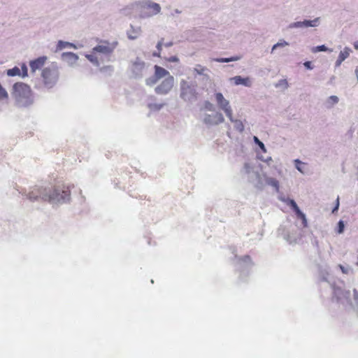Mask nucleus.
Listing matches in <instances>:
<instances>
[{
	"instance_id": "nucleus-42",
	"label": "nucleus",
	"mask_w": 358,
	"mask_h": 358,
	"mask_svg": "<svg viewBox=\"0 0 358 358\" xmlns=\"http://www.w3.org/2000/svg\"><path fill=\"white\" fill-rule=\"evenodd\" d=\"M338 205H339V204H338V199H337V204H336V206L335 209H334L333 211H334L335 210L338 209Z\"/></svg>"
},
{
	"instance_id": "nucleus-28",
	"label": "nucleus",
	"mask_w": 358,
	"mask_h": 358,
	"mask_svg": "<svg viewBox=\"0 0 358 358\" xmlns=\"http://www.w3.org/2000/svg\"><path fill=\"white\" fill-rule=\"evenodd\" d=\"M27 75H28V72H27V66L24 64H23L22 65V73H21V76L22 77H26V76H27Z\"/></svg>"
},
{
	"instance_id": "nucleus-9",
	"label": "nucleus",
	"mask_w": 358,
	"mask_h": 358,
	"mask_svg": "<svg viewBox=\"0 0 358 358\" xmlns=\"http://www.w3.org/2000/svg\"><path fill=\"white\" fill-rule=\"evenodd\" d=\"M145 62L140 59L137 58L135 61L131 63V71L136 76H140L142 74L143 69H145Z\"/></svg>"
},
{
	"instance_id": "nucleus-25",
	"label": "nucleus",
	"mask_w": 358,
	"mask_h": 358,
	"mask_svg": "<svg viewBox=\"0 0 358 358\" xmlns=\"http://www.w3.org/2000/svg\"><path fill=\"white\" fill-rule=\"evenodd\" d=\"M327 48L324 45H318L316 47H314L312 48L313 52H322V51H327Z\"/></svg>"
},
{
	"instance_id": "nucleus-11",
	"label": "nucleus",
	"mask_w": 358,
	"mask_h": 358,
	"mask_svg": "<svg viewBox=\"0 0 358 358\" xmlns=\"http://www.w3.org/2000/svg\"><path fill=\"white\" fill-rule=\"evenodd\" d=\"M48 57L46 56L39 57L37 59L32 60L29 63V66L32 72H35L36 70L40 69L43 66L46 62Z\"/></svg>"
},
{
	"instance_id": "nucleus-22",
	"label": "nucleus",
	"mask_w": 358,
	"mask_h": 358,
	"mask_svg": "<svg viewBox=\"0 0 358 358\" xmlns=\"http://www.w3.org/2000/svg\"><path fill=\"white\" fill-rule=\"evenodd\" d=\"M7 75L8 76H21V70L18 67L15 66L7 71Z\"/></svg>"
},
{
	"instance_id": "nucleus-14",
	"label": "nucleus",
	"mask_w": 358,
	"mask_h": 358,
	"mask_svg": "<svg viewBox=\"0 0 358 358\" xmlns=\"http://www.w3.org/2000/svg\"><path fill=\"white\" fill-rule=\"evenodd\" d=\"M236 85H243L244 86L250 87L251 81L249 78H242L240 76H236L231 78Z\"/></svg>"
},
{
	"instance_id": "nucleus-24",
	"label": "nucleus",
	"mask_w": 358,
	"mask_h": 358,
	"mask_svg": "<svg viewBox=\"0 0 358 358\" xmlns=\"http://www.w3.org/2000/svg\"><path fill=\"white\" fill-rule=\"evenodd\" d=\"M239 58L236 57H230V58H217V59H215L214 60L217 62H232V61H236Z\"/></svg>"
},
{
	"instance_id": "nucleus-18",
	"label": "nucleus",
	"mask_w": 358,
	"mask_h": 358,
	"mask_svg": "<svg viewBox=\"0 0 358 358\" xmlns=\"http://www.w3.org/2000/svg\"><path fill=\"white\" fill-rule=\"evenodd\" d=\"M266 182L267 185L274 187L276 192L279 191V182L276 179L267 177L266 178Z\"/></svg>"
},
{
	"instance_id": "nucleus-31",
	"label": "nucleus",
	"mask_w": 358,
	"mask_h": 358,
	"mask_svg": "<svg viewBox=\"0 0 358 358\" xmlns=\"http://www.w3.org/2000/svg\"><path fill=\"white\" fill-rule=\"evenodd\" d=\"M295 164H296V168L300 171V172H303V171L301 170V164H303V163L299 160V159H296L295 160Z\"/></svg>"
},
{
	"instance_id": "nucleus-41",
	"label": "nucleus",
	"mask_w": 358,
	"mask_h": 358,
	"mask_svg": "<svg viewBox=\"0 0 358 358\" xmlns=\"http://www.w3.org/2000/svg\"><path fill=\"white\" fill-rule=\"evenodd\" d=\"M243 259H244L245 260L250 261V256H248V255L245 256Z\"/></svg>"
},
{
	"instance_id": "nucleus-3",
	"label": "nucleus",
	"mask_w": 358,
	"mask_h": 358,
	"mask_svg": "<svg viewBox=\"0 0 358 358\" xmlns=\"http://www.w3.org/2000/svg\"><path fill=\"white\" fill-rule=\"evenodd\" d=\"M12 95L18 106H28L33 102L30 87L23 83H16L13 87Z\"/></svg>"
},
{
	"instance_id": "nucleus-27",
	"label": "nucleus",
	"mask_w": 358,
	"mask_h": 358,
	"mask_svg": "<svg viewBox=\"0 0 358 358\" xmlns=\"http://www.w3.org/2000/svg\"><path fill=\"white\" fill-rule=\"evenodd\" d=\"M344 228H345V225H344L343 222L341 220L339 221L338 223L337 233H338V234L343 233L344 231Z\"/></svg>"
},
{
	"instance_id": "nucleus-39",
	"label": "nucleus",
	"mask_w": 358,
	"mask_h": 358,
	"mask_svg": "<svg viewBox=\"0 0 358 358\" xmlns=\"http://www.w3.org/2000/svg\"><path fill=\"white\" fill-rule=\"evenodd\" d=\"M181 96L184 99H186L187 97H186V92L183 90L181 93Z\"/></svg>"
},
{
	"instance_id": "nucleus-15",
	"label": "nucleus",
	"mask_w": 358,
	"mask_h": 358,
	"mask_svg": "<svg viewBox=\"0 0 358 358\" xmlns=\"http://www.w3.org/2000/svg\"><path fill=\"white\" fill-rule=\"evenodd\" d=\"M292 209L294 210V211L295 212L296 216L301 219L302 220V223H303V227H307L308 225V223H307V220H306V215H304V213H303L299 208L298 207L297 205H296L294 206V208H292Z\"/></svg>"
},
{
	"instance_id": "nucleus-43",
	"label": "nucleus",
	"mask_w": 358,
	"mask_h": 358,
	"mask_svg": "<svg viewBox=\"0 0 358 358\" xmlns=\"http://www.w3.org/2000/svg\"><path fill=\"white\" fill-rule=\"evenodd\" d=\"M259 189H262V188H263L262 185H259Z\"/></svg>"
},
{
	"instance_id": "nucleus-12",
	"label": "nucleus",
	"mask_w": 358,
	"mask_h": 358,
	"mask_svg": "<svg viewBox=\"0 0 358 358\" xmlns=\"http://www.w3.org/2000/svg\"><path fill=\"white\" fill-rule=\"evenodd\" d=\"M319 18H315L313 20H304L303 22H297L290 25L291 27H315L318 22Z\"/></svg>"
},
{
	"instance_id": "nucleus-26",
	"label": "nucleus",
	"mask_w": 358,
	"mask_h": 358,
	"mask_svg": "<svg viewBox=\"0 0 358 358\" xmlns=\"http://www.w3.org/2000/svg\"><path fill=\"white\" fill-rule=\"evenodd\" d=\"M254 141L256 143V144H257L259 145V147L260 148V149L263 151V152H266V148L264 145V143L260 141L259 140V138L257 137V136H254Z\"/></svg>"
},
{
	"instance_id": "nucleus-40",
	"label": "nucleus",
	"mask_w": 358,
	"mask_h": 358,
	"mask_svg": "<svg viewBox=\"0 0 358 358\" xmlns=\"http://www.w3.org/2000/svg\"><path fill=\"white\" fill-rule=\"evenodd\" d=\"M354 47L355 49L358 50V41L354 43Z\"/></svg>"
},
{
	"instance_id": "nucleus-29",
	"label": "nucleus",
	"mask_w": 358,
	"mask_h": 358,
	"mask_svg": "<svg viewBox=\"0 0 358 358\" xmlns=\"http://www.w3.org/2000/svg\"><path fill=\"white\" fill-rule=\"evenodd\" d=\"M329 101H331V104H335V103H338V98L336 96H331L329 98Z\"/></svg>"
},
{
	"instance_id": "nucleus-17",
	"label": "nucleus",
	"mask_w": 358,
	"mask_h": 358,
	"mask_svg": "<svg viewBox=\"0 0 358 358\" xmlns=\"http://www.w3.org/2000/svg\"><path fill=\"white\" fill-rule=\"evenodd\" d=\"M141 33V28L138 27L137 29H134L133 27H131V29L128 31V37L130 39H136L138 38V36L140 35Z\"/></svg>"
},
{
	"instance_id": "nucleus-33",
	"label": "nucleus",
	"mask_w": 358,
	"mask_h": 358,
	"mask_svg": "<svg viewBox=\"0 0 358 358\" xmlns=\"http://www.w3.org/2000/svg\"><path fill=\"white\" fill-rule=\"evenodd\" d=\"M205 108L206 109L209 110H213V106L209 101H206L205 102Z\"/></svg>"
},
{
	"instance_id": "nucleus-21",
	"label": "nucleus",
	"mask_w": 358,
	"mask_h": 358,
	"mask_svg": "<svg viewBox=\"0 0 358 358\" xmlns=\"http://www.w3.org/2000/svg\"><path fill=\"white\" fill-rule=\"evenodd\" d=\"M208 71V69L206 66H203L200 64L196 65L194 69V72L198 75H206V72Z\"/></svg>"
},
{
	"instance_id": "nucleus-1",
	"label": "nucleus",
	"mask_w": 358,
	"mask_h": 358,
	"mask_svg": "<svg viewBox=\"0 0 358 358\" xmlns=\"http://www.w3.org/2000/svg\"><path fill=\"white\" fill-rule=\"evenodd\" d=\"M70 196V187L64 185H58L49 189L42 187L34 188L27 195L31 201L41 199L52 203L69 200Z\"/></svg>"
},
{
	"instance_id": "nucleus-7",
	"label": "nucleus",
	"mask_w": 358,
	"mask_h": 358,
	"mask_svg": "<svg viewBox=\"0 0 358 358\" xmlns=\"http://www.w3.org/2000/svg\"><path fill=\"white\" fill-rule=\"evenodd\" d=\"M174 83V78L173 76L166 77L160 85L155 88L157 94H166L173 87Z\"/></svg>"
},
{
	"instance_id": "nucleus-16",
	"label": "nucleus",
	"mask_w": 358,
	"mask_h": 358,
	"mask_svg": "<svg viewBox=\"0 0 358 358\" xmlns=\"http://www.w3.org/2000/svg\"><path fill=\"white\" fill-rule=\"evenodd\" d=\"M147 8L152 10V14L155 15L160 12L161 7L157 3L150 2L147 3Z\"/></svg>"
},
{
	"instance_id": "nucleus-36",
	"label": "nucleus",
	"mask_w": 358,
	"mask_h": 358,
	"mask_svg": "<svg viewBox=\"0 0 358 358\" xmlns=\"http://www.w3.org/2000/svg\"><path fill=\"white\" fill-rule=\"evenodd\" d=\"M303 65L308 69H313V66H312V64H311L310 62H304Z\"/></svg>"
},
{
	"instance_id": "nucleus-30",
	"label": "nucleus",
	"mask_w": 358,
	"mask_h": 358,
	"mask_svg": "<svg viewBox=\"0 0 358 358\" xmlns=\"http://www.w3.org/2000/svg\"><path fill=\"white\" fill-rule=\"evenodd\" d=\"M282 85L285 87H288V83L286 80H280L279 83L276 85V86Z\"/></svg>"
},
{
	"instance_id": "nucleus-34",
	"label": "nucleus",
	"mask_w": 358,
	"mask_h": 358,
	"mask_svg": "<svg viewBox=\"0 0 358 358\" xmlns=\"http://www.w3.org/2000/svg\"><path fill=\"white\" fill-rule=\"evenodd\" d=\"M166 60L170 62H178V58L176 56H172L169 58H167Z\"/></svg>"
},
{
	"instance_id": "nucleus-20",
	"label": "nucleus",
	"mask_w": 358,
	"mask_h": 358,
	"mask_svg": "<svg viewBox=\"0 0 358 358\" xmlns=\"http://www.w3.org/2000/svg\"><path fill=\"white\" fill-rule=\"evenodd\" d=\"M230 121L234 123V128L236 129V130H237L239 132L243 131L244 125H243L242 121H241L239 120H234L233 117H232V120H230Z\"/></svg>"
},
{
	"instance_id": "nucleus-8",
	"label": "nucleus",
	"mask_w": 358,
	"mask_h": 358,
	"mask_svg": "<svg viewBox=\"0 0 358 358\" xmlns=\"http://www.w3.org/2000/svg\"><path fill=\"white\" fill-rule=\"evenodd\" d=\"M224 121V118L222 114L218 112L213 115H208L203 119L204 123L208 125H217L222 123Z\"/></svg>"
},
{
	"instance_id": "nucleus-2",
	"label": "nucleus",
	"mask_w": 358,
	"mask_h": 358,
	"mask_svg": "<svg viewBox=\"0 0 358 358\" xmlns=\"http://www.w3.org/2000/svg\"><path fill=\"white\" fill-rule=\"evenodd\" d=\"M117 45V42L110 43L108 41H102L92 49L90 54H87L85 57L92 64L99 66V62L103 61L102 56L109 57L113 52Z\"/></svg>"
},
{
	"instance_id": "nucleus-13",
	"label": "nucleus",
	"mask_w": 358,
	"mask_h": 358,
	"mask_svg": "<svg viewBox=\"0 0 358 358\" xmlns=\"http://www.w3.org/2000/svg\"><path fill=\"white\" fill-rule=\"evenodd\" d=\"M351 50L349 48H345L343 50L341 51L338 57V59L336 62V66H339L341 63L349 57L350 54Z\"/></svg>"
},
{
	"instance_id": "nucleus-38",
	"label": "nucleus",
	"mask_w": 358,
	"mask_h": 358,
	"mask_svg": "<svg viewBox=\"0 0 358 358\" xmlns=\"http://www.w3.org/2000/svg\"><path fill=\"white\" fill-rule=\"evenodd\" d=\"M163 45H164L166 47H170V46L173 45V42H169V43H164Z\"/></svg>"
},
{
	"instance_id": "nucleus-6",
	"label": "nucleus",
	"mask_w": 358,
	"mask_h": 358,
	"mask_svg": "<svg viewBox=\"0 0 358 358\" xmlns=\"http://www.w3.org/2000/svg\"><path fill=\"white\" fill-rule=\"evenodd\" d=\"M171 76L169 72L165 69L157 65L155 66V76L153 78H149L146 80V84L148 85H155L158 80L161 79L164 77Z\"/></svg>"
},
{
	"instance_id": "nucleus-10",
	"label": "nucleus",
	"mask_w": 358,
	"mask_h": 358,
	"mask_svg": "<svg viewBox=\"0 0 358 358\" xmlns=\"http://www.w3.org/2000/svg\"><path fill=\"white\" fill-rule=\"evenodd\" d=\"M61 57L62 59L69 66L76 64L78 60V56L71 52H63Z\"/></svg>"
},
{
	"instance_id": "nucleus-35",
	"label": "nucleus",
	"mask_w": 358,
	"mask_h": 358,
	"mask_svg": "<svg viewBox=\"0 0 358 358\" xmlns=\"http://www.w3.org/2000/svg\"><path fill=\"white\" fill-rule=\"evenodd\" d=\"M340 269L341 270L342 273H344V274H348V268L344 267L343 265L341 264H339L338 265Z\"/></svg>"
},
{
	"instance_id": "nucleus-5",
	"label": "nucleus",
	"mask_w": 358,
	"mask_h": 358,
	"mask_svg": "<svg viewBox=\"0 0 358 358\" xmlns=\"http://www.w3.org/2000/svg\"><path fill=\"white\" fill-rule=\"evenodd\" d=\"M217 103L220 109L224 110L229 120H232V109L222 93L217 92L215 94Z\"/></svg>"
},
{
	"instance_id": "nucleus-4",
	"label": "nucleus",
	"mask_w": 358,
	"mask_h": 358,
	"mask_svg": "<svg viewBox=\"0 0 358 358\" xmlns=\"http://www.w3.org/2000/svg\"><path fill=\"white\" fill-rule=\"evenodd\" d=\"M43 85L50 89L55 85L59 78V72L57 68H45L41 73Z\"/></svg>"
},
{
	"instance_id": "nucleus-19",
	"label": "nucleus",
	"mask_w": 358,
	"mask_h": 358,
	"mask_svg": "<svg viewBox=\"0 0 358 358\" xmlns=\"http://www.w3.org/2000/svg\"><path fill=\"white\" fill-rule=\"evenodd\" d=\"M65 48H76V46L71 43L59 41L57 45V50H61Z\"/></svg>"
},
{
	"instance_id": "nucleus-23",
	"label": "nucleus",
	"mask_w": 358,
	"mask_h": 358,
	"mask_svg": "<svg viewBox=\"0 0 358 358\" xmlns=\"http://www.w3.org/2000/svg\"><path fill=\"white\" fill-rule=\"evenodd\" d=\"M164 45V38H162L157 44V52L153 53V56L160 57L161 51Z\"/></svg>"
},
{
	"instance_id": "nucleus-32",
	"label": "nucleus",
	"mask_w": 358,
	"mask_h": 358,
	"mask_svg": "<svg viewBox=\"0 0 358 358\" xmlns=\"http://www.w3.org/2000/svg\"><path fill=\"white\" fill-rule=\"evenodd\" d=\"M287 45H288V43L286 41L279 42L273 45V50H274L275 48H276L278 46H286Z\"/></svg>"
},
{
	"instance_id": "nucleus-37",
	"label": "nucleus",
	"mask_w": 358,
	"mask_h": 358,
	"mask_svg": "<svg viewBox=\"0 0 358 358\" xmlns=\"http://www.w3.org/2000/svg\"><path fill=\"white\" fill-rule=\"evenodd\" d=\"M288 205H289L292 208H294V206L297 204L296 203V202L294 200L290 199V200H289Z\"/></svg>"
}]
</instances>
